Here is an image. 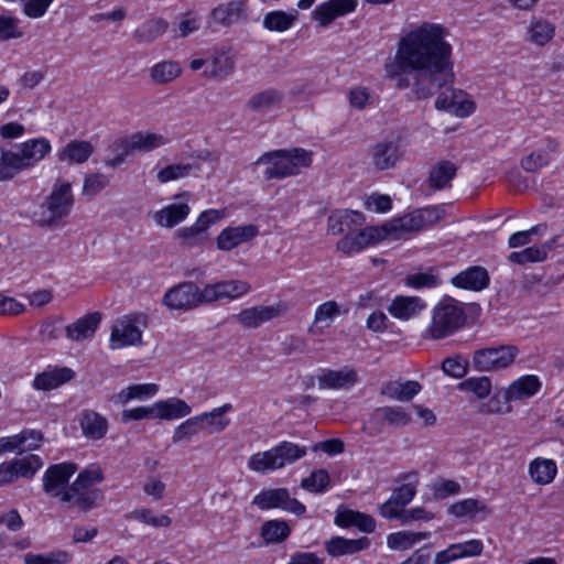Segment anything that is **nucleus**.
<instances>
[{
    "mask_svg": "<svg viewBox=\"0 0 564 564\" xmlns=\"http://www.w3.org/2000/svg\"><path fill=\"white\" fill-rule=\"evenodd\" d=\"M102 479L104 475L101 468L97 465H90L78 473L72 485H75V489L79 487L87 490H96L93 487L101 482Z\"/></svg>",
    "mask_w": 564,
    "mask_h": 564,
    "instance_id": "50",
    "label": "nucleus"
},
{
    "mask_svg": "<svg viewBox=\"0 0 564 564\" xmlns=\"http://www.w3.org/2000/svg\"><path fill=\"white\" fill-rule=\"evenodd\" d=\"M421 384L413 380L405 382L389 381L382 386L381 394L393 400L405 402L412 400L421 391Z\"/></svg>",
    "mask_w": 564,
    "mask_h": 564,
    "instance_id": "35",
    "label": "nucleus"
},
{
    "mask_svg": "<svg viewBox=\"0 0 564 564\" xmlns=\"http://www.w3.org/2000/svg\"><path fill=\"white\" fill-rule=\"evenodd\" d=\"M420 223L416 212L404 215L393 220L389 228L386 227L387 235L390 231L412 232L423 230Z\"/></svg>",
    "mask_w": 564,
    "mask_h": 564,
    "instance_id": "59",
    "label": "nucleus"
},
{
    "mask_svg": "<svg viewBox=\"0 0 564 564\" xmlns=\"http://www.w3.org/2000/svg\"><path fill=\"white\" fill-rule=\"evenodd\" d=\"M109 184V178L105 174H88L84 178L83 195L95 196Z\"/></svg>",
    "mask_w": 564,
    "mask_h": 564,
    "instance_id": "62",
    "label": "nucleus"
},
{
    "mask_svg": "<svg viewBox=\"0 0 564 564\" xmlns=\"http://www.w3.org/2000/svg\"><path fill=\"white\" fill-rule=\"evenodd\" d=\"M189 214L186 203H173L154 214V220L162 227L172 228L183 221Z\"/></svg>",
    "mask_w": 564,
    "mask_h": 564,
    "instance_id": "38",
    "label": "nucleus"
},
{
    "mask_svg": "<svg viewBox=\"0 0 564 564\" xmlns=\"http://www.w3.org/2000/svg\"><path fill=\"white\" fill-rule=\"evenodd\" d=\"M465 321L463 306L453 299L443 300L433 310L432 324L427 333L433 339H442L459 329Z\"/></svg>",
    "mask_w": 564,
    "mask_h": 564,
    "instance_id": "6",
    "label": "nucleus"
},
{
    "mask_svg": "<svg viewBox=\"0 0 564 564\" xmlns=\"http://www.w3.org/2000/svg\"><path fill=\"white\" fill-rule=\"evenodd\" d=\"M456 173L457 167L453 162L447 160L440 161L430 171L429 184L436 191L449 187Z\"/></svg>",
    "mask_w": 564,
    "mask_h": 564,
    "instance_id": "37",
    "label": "nucleus"
},
{
    "mask_svg": "<svg viewBox=\"0 0 564 564\" xmlns=\"http://www.w3.org/2000/svg\"><path fill=\"white\" fill-rule=\"evenodd\" d=\"M291 534V528L284 520H268L261 525L260 535L267 544H278Z\"/></svg>",
    "mask_w": 564,
    "mask_h": 564,
    "instance_id": "45",
    "label": "nucleus"
},
{
    "mask_svg": "<svg viewBox=\"0 0 564 564\" xmlns=\"http://www.w3.org/2000/svg\"><path fill=\"white\" fill-rule=\"evenodd\" d=\"M13 465L19 478L31 479L43 466L42 458L36 454H29L22 458H13Z\"/></svg>",
    "mask_w": 564,
    "mask_h": 564,
    "instance_id": "49",
    "label": "nucleus"
},
{
    "mask_svg": "<svg viewBox=\"0 0 564 564\" xmlns=\"http://www.w3.org/2000/svg\"><path fill=\"white\" fill-rule=\"evenodd\" d=\"M78 466L72 462H64L48 466L43 475V490L45 494L58 498L69 487L70 477L77 471Z\"/></svg>",
    "mask_w": 564,
    "mask_h": 564,
    "instance_id": "10",
    "label": "nucleus"
},
{
    "mask_svg": "<svg viewBox=\"0 0 564 564\" xmlns=\"http://www.w3.org/2000/svg\"><path fill=\"white\" fill-rule=\"evenodd\" d=\"M311 163V152L301 148L267 152L256 162V164H270L264 170V177L267 180H280L296 175L302 167H307Z\"/></svg>",
    "mask_w": 564,
    "mask_h": 564,
    "instance_id": "4",
    "label": "nucleus"
},
{
    "mask_svg": "<svg viewBox=\"0 0 564 564\" xmlns=\"http://www.w3.org/2000/svg\"><path fill=\"white\" fill-rule=\"evenodd\" d=\"M334 523L343 529L355 527L364 533H372L377 524L373 517L343 506L337 508Z\"/></svg>",
    "mask_w": 564,
    "mask_h": 564,
    "instance_id": "21",
    "label": "nucleus"
},
{
    "mask_svg": "<svg viewBox=\"0 0 564 564\" xmlns=\"http://www.w3.org/2000/svg\"><path fill=\"white\" fill-rule=\"evenodd\" d=\"M94 152V147L89 141L73 140L67 143L57 154L61 162L68 164H82L86 162Z\"/></svg>",
    "mask_w": 564,
    "mask_h": 564,
    "instance_id": "32",
    "label": "nucleus"
},
{
    "mask_svg": "<svg viewBox=\"0 0 564 564\" xmlns=\"http://www.w3.org/2000/svg\"><path fill=\"white\" fill-rule=\"evenodd\" d=\"M74 376L75 372L67 367L50 368L35 376L33 387L42 391L53 390L72 380Z\"/></svg>",
    "mask_w": 564,
    "mask_h": 564,
    "instance_id": "27",
    "label": "nucleus"
},
{
    "mask_svg": "<svg viewBox=\"0 0 564 564\" xmlns=\"http://www.w3.org/2000/svg\"><path fill=\"white\" fill-rule=\"evenodd\" d=\"M205 294V286L200 289L195 282L185 281L169 289L163 303L170 310L192 311L207 304Z\"/></svg>",
    "mask_w": 564,
    "mask_h": 564,
    "instance_id": "7",
    "label": "nucleus"
},
{
    "mask_svg": "<svg viewBox=\"0 0 564 564\" xmlns=\"http://www.w3.org/2000/svg\"><path fill=\"white\" fill-rule=\"evenodd\" d=\"M79 424L84 435L93 440L102 438L108 429L107 420L95 411H84Z\"/></svg>",
    "mask_w": 564,
    "mask_h": 564,
    "instance_id": "39",
    "label": "nucleus"
},
{
    "mask_svg": "<svg viewBox=\"0 0 564 564\" xmlns=\"http://www.w3.org/2000/svg\"><path fill=\"white\" fill-rule=\"evenodd\" d=\"M405 283L414 289L434 288L438 285L440 279L432 272H416L406 276Z\"/></svg>",
    "mask_w": 564,
    "mask_h": 564,
    "instance_id": "63",
    "label": "nucleus"
},
{
    "mask_svg": "<svg viewBox=\"0 0 564 564\" xmlns=\"http://www.w3.org/2000/svg\"><path fill=\"white\" fill-rule=\"evenodd\" d=\"M299 19V11L292 9L290 11L274 10L264 14L263 28L271 32H285L290 30Z\"/></svg>",
    "mask_w": 564,
    "mask_h": 564,
    "instance_id": "34",
    "label": "nucleus"
},
{
    "mask_svg": "<svg viewBox=\"0 0 564 564\" xmlns=\"http://www.w3.org/2000/svg\"><path fill=\"white\" fill-rule=\"evenodd\" d=\"M387 424L393 427H402L411 422V415L401 406H381Z\"/></svg>",
    "mask_w": 564,
    "mask_h": 564,
    "instance_id": "60",
    "label": "nucleus"
},
{
    "mask_svg": "<svg viewBox=\"0 0 564 564\" xmlns=\"http://www.w3.org/2000/svg\"><path fill=\"white\" fill-rule=\"evenodd\" d=\"M245 20H247V0L219 3L209 14V24L221 28H230Z\"/></svg>",
    "mask_w": 564,
    "mask_h": 564,
    "instance_id": "13",
    "label": "nucleus"
},
{
    "mask_svg": "<svg viewBox=\"0 0 564 564\" xmlns=\"http://www.w3.org/2000/svg\"><path fill=\"white\" fill-rule=\"evenodd\" d=\"M284 99V94L275 88H267L254 95L248 100L247 106L254 112L265 113L279 108Z\"/></svg>",
    "mask_w": 564,
    "mask_h": 564,
    "instance_id": "31",
    "label": "nucleus"
},
{
    "mask_svg": "<svg viewBox=\"0 0 564 564\" xmlns=\"http://www.w3.org/2000/svg\"><path fill=\"white\" fill-rule=\"evenodd\" d=\"M306 453L305 446L283 441L269 451L251 455L248 459V467L256 473L267 474L295 463Z\"/></svg>",
    "mask_w": 564,
    "mask_h": 564,
    "instance_id": "5",
    "label": "nucleus"
},
{
    "mask_svg": "<svg viewBox=\"0 0 564 564\" xmlns=\"http://www.w3.org/2000/svg\"><path fill=\"white\" fill-rule=\"evenodd\" d=\"M555 26L543 18H532L527 28L525 41L536 46H544L553 40Z\"/></svg>",
    "mask_w": 564,
    "mask_h": 564,
    "instance_id": "30",
    "label": "nucleus"
},
{
    "mask_svg": "<svg viewBox=\"0 0 564 564\" xmlns=\"http://www.w3.org/2000/svg\"><path fill=\"white\" fill-rule=\"evenodd\" d=\"M21 24L22 21L17 15L0 12V42L22 39L25 32Z\"/></svg>",
    "mask_w": 564,
    "mask_h": 564,
    "instance_id": "47",
    "label": "nucleus"
},
{
    "mask_svg": "<svg viewBox=\"0 0 564 564\" xmlns=\"http://www.w3.org/2000/svg\"><path fill=\"white\" fill-rule=\"evenodd\" d=\"M198 169L195 164H171L163 167L158 173V180L161 183H166L170 181L178 180L189 175V173L194 170Z\"/></svg>",
    "mask_w": 564,
    "mask_h": 564,
    "instance_id": "56",
    "label": "nucleus"
},
{
    "mask_svg": "<svg viewBox=\"0 0 564 564\" xmlns=\"http://www.w3.org/2000/svg\"><path fill=\"white\" fill-rule=\"evenodd\" d=\"M448 513L457 518L463 517H475L477 513H484L485 516L490 513L489 508L478 499H464L453 503L448 508Z\"/></svg>",
    "mask_w": 564,
    "mask_h": 564,
    "instance_id": "48",
    "label": "nucleus"
},
{
    "mask_svg": "<svg viewBox=\"0 0 564 564\" xmlns=\"http://www.w3.org/2000/svg\"><path fill=\"white\" fill-rule=\"evenodd\" d=\"M546 247H528L521 251L511 252L508 257L509 261L516 264H525L529 262H540L546 259Z\"/></svg>",
    "mask_w": 564,
    "mask_h": 564,
    "instance_id": "51",
    "label": "nucleus"
},
{
    "mask_svg": "<svg viewBox=\"0 0 564 564\" xmlns=\"http://www.w3.org/2000/svg\"><path fill=\"white\" fill-rule=\"evenodd\" d=\"M541 388L536 376L527 375L513 381L506 390L507 400H521L533 397Z\"/></svg>",
    "mask_w": 564,
    "mask_h": 564,
    "instance_id": "33",
    "label": "nucleus"
},
{
    "mask_svg": "<svg viewBox=\"0 0 564 564\" xmlns=\"http://www.w3.org/2000/svg\"><path fill=\"white\" fill-rule=\"evenodd\" d=\"M165 143V139L161 134L156 133H143L137 132L131 134L129 138L118 140V147L124 148L126 150L149 152L156 148H160Z\"/></svg>",
    "mask_w": 564,
    "mask_h": 564,
    "instance_id": "29",
    "label": "nucleus"
},
{
    "mask_svg": "<svg viewBox=\"0 0 564 564\" xmlns=\"http://www.w3.org/2000/svg\"><path fill=\"white\" fill-rule=\"evenodd\" d=\"M46 138L30 139L8 149L0 147V182H7L35 166L51 152Z\"/></svg>",
    "mask_w": 564,
    "mask_h": 564,
    "instance_id": "2",
    "label": "nucleus"
},
{
    "mask_svg": "<svg viewBox=\"0 0 564 564\" xmlns=\"http://www.w3.org/2000/svg\"><path fill=\"white\" fill-rule=\"evenodd\" d=\"M431 533L427 531L412 532V531H398L388 534L387 545L391 550L406 551L413 547L414 544L422 540L430 538Z\"/></svg>",
    "mask_w": 564,
    "mask_h": 564,
    "instance_id": "41",
    "label": "nucleus"
},
{
    "mask_svg": "<svg viewBox=\"0 0 564 564\" xmlns=\"http://www.w3.org/2000/svg\"><path fill=\"white\" fill-rule=\"evenodd\" d=\"M74 203L72 184L57 178L51 193L34 212V219L41 227H56L70 214Z\"/></svg>",
    "mask_w": 564,
    "mask_h": 564,
    "instance_id": "3",
    "label": "nucleus"
},
{
    "mask_svg": "<svg viewBox=\"0 0 564 564\" xmlns=\"http://www.w3.org/2000/svg\"><path fill=\"white\" fill-rule=\"evenodd\" d=\"M387 420L383 417V413L380 408H377L371 414L367 422L362 425V431L369 436H377L383 432Z\"/></svg>",
    "mask_w": 564,
    "mask_h": 564,
    "instance_id": "64",
    "label": "nucleus"
},
{
    "mask_svg": "<svg viewBox=\"0 0 564 564\" xmlns=\"http://www.w3.org/2000/svg\"><path fill=\"white\" fill-rule=\"evenodd\" d=\"M169 23L162 18L145 21L133 32V39L139 43H149L167 31Z\"/></svg>",
    "mask_w": 564,
    "mask_h": 564,
    "instance_id": "46",
    "label": "nucleus"
},
{
    "mask_svg": "<svg viewBox=\"0 0 564 564\" xmlns=\"http://www.w3.org/2000/svg\"><path fill=\"white\" fill-rule=\"evenodd\" d=\"M104 498L101 490H87L69 485L62 495V503L67 505L68 508H76L79 511L87 512L97 506V501Z\"/></svg>",
    "mask_w": 564,
    "mask_h": 564,
    "instance_id": "19",
    "label": "nucleus"
},
{
    "mask_svg": "<svg viewBox=\"0 0 564 564\" xmlns=\"http://www.w3.org/2000/svg\"><path fill=\"white\" fill-rule=\"evenodd\" d=\"M252 503L261 510L279 508L296 516H302L306 511L302 502L290 497L286 488L262 490L253 498Z\"/></svg>",
    "mask_w": 564,
    "mask_h": 564,
    "instance_id": "9",
    "label": "nucleus"
},
{
    "mask_svg": "<svg viewBox=\"0 0 564 564\" xmlns=\"http://www.w3.org/2000/svg\"><path fill=\"white\" fill-rule=\"evenodd\" d=\"M101 322L99 312H90L65 327L66 337L73 341L90 338Z\"/></svg>",
    "mask_w": 564,
    "mask_h": 564,
    "instance_id": "25",
    "label": "nucleus"
},
{
    "mask_svg": "<svg viewBox=\"0 0 564 564\" xmlns=\"http://www.w3.org/2000/svg\"><path fill=\"white\" fill-rule=\"evenodd\" d=\"M455 98H453V113L457 117H467L475 110V102L467 93L462 89L453 88Z\"/></svg>",
    "mask_w": 564,
    "mask_h": 564,
    "instance_id": "61",
    "label": "nucleus"
},
{
    "mask_svg": "<svg viewBox=\"0 0 564 564\" xmlns=\"http://www.w3.org/2000/svg\"><path fill=\"white\" fill-rule=\"evenodd\" d=\"M370 546V540L367 536L359 539H345L343 536H333L325 542V549L328 555L338 557L350 555L367 550Z\"/></svg>",
    "mask_w": 564,
    "mask_h": 564,
    "instance_id": "26",
    "label": "nucleus"
},
{
    "mask_svg": "<svg viewBox=\"0 0 564 564\" xmlns=\"http://www.w3.org/2000/svg\"><path fill=\"white\" fill-rule=\"evenodd\" d=\"M458 390L470 391L479 399L487 398L491 392V381L488 377L468 378L457 386Z\"/></svg>",
    "mask_w": 564,
    "mask_h": 564,
    "instance_id": "54",
    "label": "nucleus"
},
{
    "mask_svg": "<svg viewBox=\"0 0 564 564\" xmlns=\"http://www.w3.org/2000/svg\"><path fill=\"white\" fill-rule=\"evenodd\" d=\"M365 223V216L356 210H334L327 219V232L330 235L349 234Z\"/></svg>",
    "mask_w": 564,
    "mask_h": 564,
    "instance_id": "22",
    "label": "nucleus"
},
{
    "mask_svg": "<svg viewBox=\"0 0 564 564\" xmlns=\"http://www.w3.org/2000/svg\"><path fill=\"white\" fill-rule=\"evenodd\" d=\"M448 31L438 23L424 22L402 36L393 59L384 64L386 77L399 90L410 88L417 100L430 99L437 91L435 108L453 112L455 82L453 47Z\"/></svg>",
    "mask_w": 564,
    "mask_h": 564,
    "instance_id": "1",
    "label": "nucleus"
},
{
    "mask_svg": "<svg viewBox=\"0 0 564 564\" xmlns=\"http://www.w3.org/2000/svg\"><path fill=\"white\" fill-rule=\"evenodd\" d=\"M488 271L479 265L470 267L452 278V283L464 290L481 291L489 285Z\"/></svg>",
    "mask_w": 564,
    "mask_h": 564,
    "instance_id": "24",
    "label": "nucleus"
},
{
    "mask_svg": "<svg viewBox=\"0 0 564 564\" xmlns=\"http://www.w3.org/2000/svg\"><path fill=\"white\" fill-rule=\"evenodd\" d=\"M330 477L327 470L316 469L301 481V487L310 492H324L329 486Z\"/></svg>",
    "mask_w": 564,
    "mask_h": 564,
    "instance_id": "52",
    "label": "nucleus"
},
{
    "mask_svg": "<svg viewBox=\"0 0 564 564\" xmlns=\"http://www.w3.org/2000/svg\"><path fill=\"white\" fill-rule=\"evenodd\" d=\"M204 430V425L200 424L198 415L193 416L182 424H180L173 433V443H178L184 440H189L192 436L196 435L200 431Z\"/></svg>",
    "mask_w": 564,
    "mask_h": 564,
    "instance_id": "58",
    "label": "nucleus"
},
{
    "mask_svg": "<svg viewBox=\"0 0 564 564\" xmlns=\"http://www.w3.org/2000/svg\"><path fill=\"white\" fill-rule=\"evenodd\" d=\"M156 419L175 420L188 415L192 411L191 406L181 399L172 398L155 403Z\"/></svg>",
    "mask_w": 564,
    "mask_h": 564,
    "instance_id": "42",
    "label": "nucleus"
},
{
    "mask_svg": "<svg viewBox=\"0 0 564 564\" xmlns=\"http://www.w3.org/2000/svg\"><path fill=\"white\" fill-rule=\"evenodd\" d=\"M317 380L321 389H349L357 383L358 375L347 367L340 370L322 369Z\"/></svg>",
    "mask_w": 564,
    "mask_h": 564,
    "instance_id": "23",
    "label": "nucleus"
},
{
    "mask_svg": "<svg viewBox=\"0 0 564 564\" xmlns=\"http://www.w3.org/2000/svg\"><path fill=\"white\" fill-rule=\"evenodd\" d=\"M288 306L284 303L263 306L258 305L242 310L237 315V322L247 328H258L262 324L284 315Z\"/></svg>",
    "mask_w": 564,
    "mask_h": 564,
    "instance_id": "14",
    "label": "nucleus"
},
{
    "mask_svg": "<svg viewBox=\"0 0 564 564\" xmlns=\"http://www.w3.org/2000/svg\"><path fill=\"white\" fill-rule=\"evenodd\" d=\"M43 434L36 430H23L19 434L0 437V454L18 451L22 454L41 446Z\"/></svg>",
    "mask_w": 564,
    "mask_h": 564,
    "instance_id": "18",
    "label": "nucleus"
},
{
    "mask_svg": "<svg viewBox=\"0 0 564 564\" xmlns=\"http://www.w3.org/2000/svg\"><path fill=\"white\" fill-rule=\"evenodd\" d=\"M158 392V386L154 383L132 384L118 394L119 402L124 404L132 399H144L152 397Z\"/></svg>",
    "mask_w": 564,
    "mask_h": 564,
    "instance_id": "53",
    "label": "nucleus"
},
{
    "mask_svg": "<svg viewBox=\"0 0 564 564\" xmlns=\"http://www.w3.org/2000/svg\"><path fill=\"white\" fill-rule=\"evenodd\" d=\"M402 156L403 150L395 140H382L370 148L371 163L379 171L394 167Z\"/></svg>",
    "mask_w": 564,
    "mask_h": 564,
    "instance_id": "15",
    "label": "nucleus"
},
{
    "mask_svg": "<svg viewBox=\"0 0 564 564\" xmlns=\"http://www.w3.org/2000/svg\"><path fill=\"white\" fill-rule=\"evenodd\" d=\"M387 237L384 227H366L360 230L354 229L346 234L338 242L337 249L346 254L358 252L364 248L377 243Z\"/></svg>",
    "mask_w": 564,
    "mask_h": 564,
    "instance_id": "11",
    "label": "nucleus"
},
{
    "mask_svg": "<svg viewBox=\"0 0 564 564\" xmlns=\"http://www.w3.org/2000/svg\"><path fill=\"white\" fill-rule=\"evenodd\" d=\"M231 410L232 405L225 403L209 412L199 414L198 419L200 424L204 425V430L208 431L209 434L220 433L230 424V419L225 417L224 414Z\"/></svg>",
    "mask_w": 564,
    "mask_h": 564,
    "instance_id": "36",
    "label": "nucleus"
},
{
    "mask_svg": "<svg viewBox=\"0 0 564 564\" xmlns=\"http://www.w3.org/2000/svg\"><path fill=\"white\" fill-rule=\"evenodd\" d=\"M204 286L207 304L219 300H234L250 291V285L240 280L218 281Z\"/></svg>",
    "mask_w": 564,
    "mask_h": 564,
    "instance_id": "16",
    "label": "nucleus"
},
{
    "mask_svg": "<svg viewBox=\"0 0 564 564\" xmlns=\"http://www.w3.org/2000/svg\"><path fill=\"white\" fill-rule=\"evenodd\" d=\"M182 74V67L176 61H162L150 69V78L156 85H166L175 80Z\"/></svg>",
    "mask_w": 564,
    "mask_h": 564,
    "instance_id": "43",
    "label": "nucleus"
},
{
    "mask_svg": "<svg viewBox=\"0 0 564 564\" xmlns=\"http://www.w3.org/2000/svg\"><path fill=\"white\" fill-rule=\"evenodd\" d=\"M552 158L546 150H536L521 160V166L524 171L535 173L540 169L546 166Z\"/></svg>",
    "mask_w": 564,
    "mask_h": 564,
    "instance_id": "57",
    "label": "nucleus"
},
{
    "mask_svg": "<svg viewBox=\"0 0 564 564\" xmlns=\"http://www.w3.org/2000/svg\"><path fill=\"white\" fill-rule=\"evenodd\" d=\"M235 70V59L225 51L215 52L205 74L214 78L224 79Z\"/></svg>",
    "mask_w": 564,
    "mask_h": 564,
    "instance_id": "44",
    "label": "nucleus"
},
{
    "mask_svg": "<svg viewBox=\"0 0 564 564\" xmlns=\"http://www.w3.org/2000/svg\"><path fill=\"white\" fill-rule=\"evenodd\" d=\"M519 354L513 345H500L477 349L473 355V366L478 371H497L508 368Z\"/></svg>",
    "mask_w": 564,
    "mask_h": 564,
    "instance_id": "8",
    "label": "nucleus"
},
{
    "mask_svg": "<svg viewBox=\"0 0 564 564\" xmlns=\"http://www.w3.org/2000/svg\"><path fill=\"white\" fill-rule=\"evenodd\" d=\"M557 473L553 459L535 458L529 464V475L535 484L547 485L553 481Z\"/></svg>",
    "mask_w": 564,
    "mask_h": 564,
    "instance_id": "40",
    "label": "nucleus"
},
{
    "mask_svg": "<svg viewBox=\"0 0 564 564\" xmlns=\"http://www.w3.org/2000/svg\"><path fill=\"white\" fill-rule=\"evenodd\" d=\"M425 303L416 296H395L388 307V312L398 319H410L425 308Z\"/></svg>",
    "mask_w": 564,
    "mask_h": 564,
    "instance_id": "28",
    "label": "nucleus"
},
{
    "mask_svg": "<svg viewBox=\"0 0 564 564\" xmlns=\"http://www.w3.org/2000/svg\"><path fill=\"white\" fill-rule=\"evenodd\" d=\"M357 8V0H328L318 4L313 11V19L321 26H328L335 19L354 12Z\"/></svg>",
    "mask_w": 564,
    "mask_h": 564,
    "instance_id": "17",
    "label": "nucleus"
},
{
    "mask_svg": "<svg viewBox=\"0 0 564 564\" xmlns=\"http://www.w3.org/2000/svg\"><path fill=\"white\" fill-rule=\"evenodd\" d=\"M137 316H123L116 321L110 334L111 349L141 344L142 330L137 325Z\"/></svg>",
    "mask_w": 564,
    "mask_h": 564,
    "instance_id": "12",
    "label": "nucleus"
},
{
    "mask_svg": "<svg viewBox=\"0 0 564 564\" xmlns=\"http://www.w3.org/2000/svg\"><path fill=\"white\" fill-rule=\"evenodd\" d=\"M259 234L256 225L248 224L225 228L217 237V247L224 251H230L239 245L250 241Z\"/></svg>",
    "mask_w": 564,
    "mask_h": 564,
    "instance_id": "20",
    "label": "nucleus"
},
{
    "mask_svg": "<svg viewBox=\"0 0 564 564\" xmlns=\"http://www.w3.org/2000/svg\"><path fill=\"white\" fill-rule=\"evenodd\" d=\"M339 314V306L335 301H327L317 306L314 316V324L308 328V332L315 334L318 326L317 324L327 322L326 327L329 326V322Z\"/></svg>",
    "mask_w": 564,
    "mask_h": 564,
    "instance_id": "55",
    "label": "nucleus"
}]
</instances>
